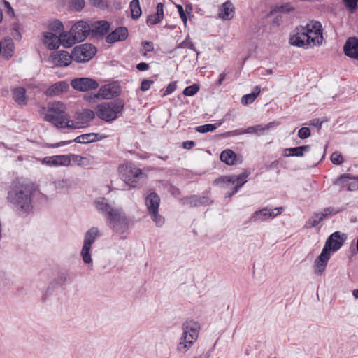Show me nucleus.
<instances>
[{"instance_id": "23", "label": "nucleus", "mask_w": 358, "mask_h": 358, "mask_svg": "<svg viewBox=\"0 0 358 358\" xmlns=\"http://www.w3.org/2000/svg\"><path fill=\"white\" fill-rule=\"evenodd\" d=\"M69 87V85L66 81H59L49 87L45 90V94L48 96H59L62 93L66 92Z\"/></svg>"}, {"instance_id": "40", "label": "nucleus", "mask_w": 358, "mask_h": 358, "mask_svg": "<svg viewBox=\"0 0 358 358\" xmlns=\"http://www.w3.org/2000/svg\"><path fill=\"white\" fill-rule=\"evenodd\" d=\"M259 93L260 87L259 86H256L252 93L245 94L241 98V103L245 106L252 103L259 96Z\"/></svg>"}, {"instance_id": "21", "label": "nucleus", "mask_w": 358, "mask_h": 358, "mask_svg": "<svg viewBox=\"0 0 358 358\" xmlns=\"http://www.w3.org/2000/svg\"><path fill=\"white\" fill-rule=\"evenodd\" d=\"M212 203L213 201L207 196L192 195L184 199V203L188 204L191 207L208 206Z\"/></svg>"}, {"instance_id": "54", "label": "nucleus", "mask_w": 358, "mask_h": 358, "mask_svg": "<svg viewBox=\"0 0 358 358\" xmlns=\"http://www.w3.org/2000/svg\"><path fill=\"white\" fill-rule=\"evenodd\" d=\"M310 136V130L308 127H302L298 131V136L301 139L307 138Z\"/></svg>"}, {"instance_id": "4", "label": "nucleus", "mask_w": 358, "mask_h": 358, "mask_svg": "<svg viewBox=\"0 0 358 358\" xmlns=\"http://www.w3.org/2000/svg\"><path fill=\"white\" fill-rule=\"evenodd\" d=\"M124 108V101L121 99H117L97 105L95 113L99 119L110 122L118 117V114L122 112Z\"/></svg>"}, {"instance_id": "3", "label": "nucleus", "mask_w": 358, "mask_h": 358, "mask_svg": "<svg viewBox=\"0 0 358 358\" xmlns=\"http://www.w3.org/2000/svg\"><path fill=\"white\" fill-rule=\"evenodd\" d=\"M66 110L65 104L61 101L50 102L47 106L44 120L59 129H76L83 127L79 122L71 120L69 115L66 113Z\"/></svg>"}, {"instance_id": "18", "label": "nucleus", "mask_w": 358, "mask_h": 358, "mask_svg": "<svg viewBox=\"0 0 358 358\" xmlns=\"http://www.w3.org/2000/svg\"><path fill=\"white\" fill-rule=\"evenodd\" d=\"M343 51L346 56L358 61V39L349 38L344 44Z\"/></svg>"}, {"instance_id": "62", "label": "nucleus", "mask_w": 358, "mask_h": 358, "mask_svg": "<svg viewBox=\"0 0 358 358\" xmlns=\"http://www.w3.org/2000/svg\"><path fill=\"white\" fill-rule=\"evenodd\" d=\"M244 134L243 129H238L228 132L229 136H238Z\"/></svg>"}, {"instance_id": "50", "label": "nucleus", "mask_w": 358, "mask_h": 358, "mask_svg": "<svg viewBox=\"0 0 358 358\" xmlns=\"http://www.w3.org/2000/svg\"><path fill=\"white\" fill-rule=\"evenodd\" d=\"M178 48H189V49H191L194 51H196V48H195V46L194 45V43L189 40V36H187L185 40H184L182 43H180L178 45Z\"/></svg>"}, {"instance_id": "32", "label": "nucleus", "mask_w": 358, "mask_h": 358, "mask_svg": "<svg viewBox=\"0 0 358 358\" xmlns=\"http://www.w3.org/2000/svg\"><path fill=\"white\" fill-rule=\"evenodd\" d=\"M310 149V145H301L295 148H286L284 150V156H295L303 157L305 152H308Z\"/></svg>"}, {"instance_id": "34", "label": "nucleus", "mask_w": 358, "mask_h": 358, "mask_svg": "<svg viewBox=\"0 0 358 358\" xmlns=\"http://www.w3.org/2000/svg\"><path fill=\"white\" fill-rule=\"evenodd\" d=\"M234 6L231 2L222 4L219 16L222 20H230L233 16Z\"/></svg>"}, {"instance_id": "42", "label": "nucleus", "mask_w": 358, "mask_h": 358, "mask_svg": "<svg viewBox=\"0 0 358 358\" xmlns=\"http://www.w3.org/2000/svg\"><path fill=\"white\" fill-rule=\"evenodd\" d=\"M276 125H278V124L275 123V122H269L268 124H267L266 125H262V124L255 125L254 126L255 134L261 135V134H264L265 131L268 130L271 128L275 127Z\"/></svg>"}, {"instance_id": "51", "label": "nucleus", "mask_w": 358, "mask_h": 358, "mask_svg": "<svg viewBox=\"0 0 358 358\" xmlns=\"http://www.w3.org/2000/svg\"><path fill=\"white\" fill-rule=\"evenodd\" d=\"M344 4L351 12L355 11L357 8L358 0H343Z\"/></svg>"}, {"instance_id": "2", "label": "nucleus", "mask_w": 358, "mask_h": 358, "mask_svg": "<svg viewBox=\"0 0 358 358\" xmlns=\"http://www.w3.org/2000/svg\"><path fill=\"white\" fill-rule=\"evenodd\" d=\"M33 186L27 182L16 181L8 192V201L20 215L28 214L31 210Z\"/></svg>"}, {"instance_id": "11", "label": "nucleus", "mask_w": 358, "mask_h": 358, "mask_svg": "<svg viewBox=\"0 0 358 358\" xmlns=\"http://www.w3.org/2000/svg\"><path fill=\"white\" fill-rule=\"evenodd\" d=\"M338 210L333 207L325 208L322 212L314 213L313 215L306 222L304 227L309 229L316 227L324 219L329 215H335Z\"/></svg>"}, {"instance_id": "43", "label": "nucleus", "mask_w": 358, "mask_h": 358, "mask_svg": "<svg viewBox=\"0 0 358 358\" xmlns=\"http://www.w3.org/2000/svg\"><path fill=\"white\" fill-rule=\"evenodd\" d=\"M90 247L83 245L80 252V255L82 257L83 261L84 262L85 264H90L92 262V259L90 255Z\"/></svg>"}, {"instance_id": "52", "label": "nucleus", "mask_w": 358, "mask_h": 358, "mask_svg": "<svg viewBox=\"0 0 358 358\" xmlns=\"http://www.w3.org/2000/svg\"><path fill=\"white\" fill-rule=\"evenodd\" d=\"M71 161L76 163L78 165H83L85 162L87 161V158L82 157L78 155H71L70 157Z\"/></svg>"}, {"instance_id": "49", "label": "nucleus", "mask_w": 358, "mask_h": 358, "mask_svg": "<svg viewBox=\"0 0 358 358\" xmlns=\"http://www.w3.org/2000/svg\"><path fill=\"white\" fill-rule=\"evenodd\" d=\"M331 161L334 164L340 165L343 162V158L341 153L335 152L331 155Z\"/></svg>"}, {"instance_id": "46", "label": "nucleus", "mask_w": 358, "mask_h": 358, "mask_svg": "<svg viewBox=\"0 0 358 358\" xmlns=\"http://www.w3.org/2000/svg\"><path fill=\"white\" fill-rule=\"evenodd\" d=\"M217 129V126L213 124H206L196 127V131L199 133H206L213 131Z\"/></svg>"}, {"instance_id": "41", "label": "nucleus", "mask_w": 358, "mask_h": 358, "mask_svg": "<svg viewBox=\"0 0 358 358\" xmlns=\"http://www.w3.org/2000/svg\"><path fill=\"white\" fill-rule=\"evenodd\" d=\"M130 10L132 19L134 20L138 19L142 13L139 0H132L130 2Z\"/></svg>"}, {"instance_id": "39", "label": "nucleus", "mask_w": 358, "mask_h": 358, "mask_svg": "<svg viewBox=\"0 0 358 358\" xmlns=\"http://www.w3.org/2000/svg\"><path fill=\"white\" fill-rule=\"evenodd\" d=\"M98 134L89 133L77 136L73 141L78 143H90L97 140Z\"/></svg>"}, {"instance_id": "22", "label": "nucleus", "mask_w": 358, "mask_h": 358, "mask_svg": "<svg viewBox=\"0 0 358 358\" xmlns=\"http://www.w3.org/2000/svg\"><path fill=\"white\" fill-rule=\"evenodd\" d=\"M43 43L49 50H56L62 45L61 34L56 36L51 32H45L43 35Z\"/></svg>"}, {"instance_id": "28", "label": "nucleus", "mask_w": 358, "mask_h": 358, "mask_svg": "<svg viewBox=\"0 0 358 358\" xmlns=\"http://www.w3.org/2000/svg\"><path fill=\"white\" fill-rule=\"evenodd\" d=\"M239 157L231 150L227 149L220 154V160L227 165H234L238 161Z\"/></svg>"}, {"instance_id": "44", "label": "nucleus", "mask_w": 358, "mask_h": 358, "mask_svg": "<svg viewBox=\"0 0 358 358\" xmlns=\"http://www.w3.org/2000/svg\"><path fill=\"white\" fill-rule=\"evenodd\" d=\"M199 90V86L197 84H193L187 86L183 90V94L186 96H192L196 94Z\"/></svg>"}, {"instance_id": "6", "label": "nucleus", "mask_w": 358, "mask_h": 358, "mask_svg": "<svg viewBox=\"0 0 358 358\" xmlns=\"http://www.w3.org/2000/svg\"><path fill=\"white\" fill-rule=\"evenodd\" d=\"M106 220L109 227L117 234H122L129 229V220L120 208H115Z\"/></svg>"}, {"instance_id": "14", "label": "nucleus", "mask_w": 358, "mask_h": 358, "mask_svg": "<svg viewBox=\"0 0 358 358\" xmlns=\"http://www.w3.org/2000/svg\"><path fill=\"white\" fill-rule=\"evenodd\" d=\"M71 163V159L69 155H61L55 156L45 157L42 160V164L49 166H67Z\"/></svg>"}, {"instance_id": "45", "label": "nucleus", "mask_w": 358, "mask_h": 358, "mask_svg": "<svg viewBox=\"0 0 358 358\" xmlns=\"http://www.w3.org/2000/svg\"><path fill=\"white\" fill-rule=\"evenodd\" d=\"M69 273L66 271H62L58 273V275L55 278V282L58 285H63L67 280Z\"/></svg>"}, {"instance_id": "9", "label": "nucleus", "mask_w": 358, "mask_h": 358, "mask_svg": "<svg viewBox=\"0 0 358 358\" xmlns=\"http://www.w3.org/2000/svg\"><path fill=\"white\" fill-rule=\"evenodd\" d=\"M248 175L249 173L245 171L238 176H225L216 179L214 181V183H224L226 184L227 187H229L231 185H234V187L239 190L240 188L247 182V178Z\"/></svg>"}, {"instance_id": "12", "label": "nucleus", "mask_w": 358, "mask_h": 358, "mask_svg": "<svg viewBox=\"0 0 358 358\" xmlns=\"http://www.w3.org/2000/svg\"><path fill=\"white\" fill-rule=\"evenodd\" d=\"M331 255L326 248H322L320 255L315 259L313 264L314 272L316 275H320L325 271Z\"/></svg>"}, {"instance_id": "35", "label": "nucleus", "mask_w": 358, "mask_h": 358, "mask_svg": "<svg viewBox=\"0 0 358 358\" xmlns=\"http://www.w3.org/2000/svg\"><path fill=\"white\" fill-rule=\"evenodd\" d=\"M99 236V229L97 227H92L85 233L83 245L91 248Z\"/></svg>"}, {"instance_id": "10", "label": "nucleus", "mask_w": 358, "mask_h": 358, "mask_svg": "<svg viewBox=\"0 0 358 358\" xmlns=\"http://www.w3.org/2000/svg\"><path fill=\"white\" fill-rule=\"evenodd\" d=\"M346 236L340 231L334 232L326 241L323 248H326L331 254L338 250L344 243Z\"/></svg>"}, {"instance_id": "19", "label": "nucleus", "mask_w": 358, "mask_h": 358, "mask_svg": "<svg viewBox=\"0 0 358 358\" xmlns=\"http://www.w3.org/2000/svg\"><path fill=\"white\" fill-rule=\"evenodd\" d=\"M128 37V30L124 27H119L110 33L106 37V41L108 43H113L118 41H123Z\"/></svg>"}, {"instance_id": "33", "label": "nucleus", "mask_w": 358, "mask_h": 358, "mask_svg": "<svg viewBox=\"0 0 358 358\" xmlns=\"http://www.w3.org/2000/svg\"><path fill=\"white\" fill-rule=\"evenodd\" d=\"M13 98L18 105H27L26 90L24 87H16L13 89Z\"/></svg>"}, {"instance_id": "29", "label": "nucleus", "mask_w": 358, "mask_h": 358, "mask_svg": "<svg viewBox=\"0 0 358 358\" xmlns=\"http://www.w3.org/2000/svg\"><path fill=\"white\" fill-rule=\"evenodd\" d=\"M73 182L69 178L57 179L54 182V186L57 191L67 192L73 187Z\"/></svg>"}, {"instance_id": "8", "label": "nucleus", "mask_w": 358, "mask_h": 358, "mask_svg": "<svg viewBox=\"0 0 358 358\" xmlns=\"http://www.w3.org/2000/svg\"><path fill=\"white\" fill-rule=\"evenodd\" d=\"M160 198L155 192H150L145 198V206L149 215L157 227L164 222V218L158 214Z\"/></svg>"}, {"instance_id": "47", "label": "nucleus", "mask_w": 358, "mask_h": 358, "mask_svg": "<svg viewBox=\"0 0 358 358\" xmlns=\"http://www.w3.org/2000/svg\"><path fill=\"white\" fill-rule=\"evenodd\" d=\"M69 6L73 10H80L85 6V1L84 0H70Z\"/></svg>"}, {"instance_id": "56", "label": "nucleus", "mask_w": 358, "mask_h": 358, "mask_svg": "<svg viewBox=\"0 0 358 358\" xmlns=\"http://www.w3.org/2000/svg\"><path fill=\"white\" fill-rule=\"evenodd\" d=\"M283 211L282 207L275 208L271 210H268V213H271V218H274L278 215L281 214Z\"/></svg>"}, {"instance_id": "57", "label": "nucleus", "mask_w": 358, "mask_h": 358, "mask_svg": "<svg viewBox=\"0 0 358 358\" xmlns=\"http://www.w3.org/2000/svg\"><path fill=\"white\" fill-rule=\"evenodd\" d=\"M176 83L172 82V83H169L165 90L164 96H166V95L173 93L176 90Z\"/></svg>"}, {"instance_id": "17", "label": "nucleus", "mask_w": 358, "mask_h": 358, "mask_svg": "<svg viewBox=\"0 0 358 358\" xmlns=\"http://www.w3.org/2000/svg\"><path fill=\"white\" fill-rule=\"evenodd\" d=\"M196 341L194 336L183 333L177 344V351L180 353H186Z\"/></svg>"}, {"instance_id": "30", "label": "nucleus", "mask_w": 358, "mask_h": 358, "mask_svg": "<svg viewBox=\"0 0 358 358\" xmlns=\"http://www.w3.org/2000/svg\"><path fill=\"white\" fill-rule=\"evenodd\" d=\"M269 219H271V213H268V208H265L254 212L250 217V221L258 223L265 222Z\"/></svg>"}, {"instance_id": "64", "label": "nucleus", "mask_w": 358, "mask_h": 358, "mask_svg": "<svg viewBox=\"0 0 358 358\" xmlns=\"http://www.w3.org/2000/svg\"><path fill=\"white\" fill-rule=\"evenodd\" d=\"M195 145V143L193 141H187L183 142V148L185 149H191Z\"/></svg>"}, {"instance_id": "20", "label": "nucleus", "mask_w": 358, "mask_h": 358, "mask_svg": "<svg viewBox=\"0 0 358 358\" xmlns=\"http://www.w3.org/2000/svg\"><path fill=\"white\" fill-rule=\"evenodd\" d=\"M71 29H74V39L78 42L83 41L91 31L90 24H73Z\"/></svg>"}, {"instance_id": "38", "label": "nucleus", "mask_w": 358, "mask_h": 358, "mask_svg": "<svg viewBox=\"0 0 358 358\" xmlns=\"http://www.w3.org/2000/svg\"><path fill=\"white\" fill-rule=\"evenodd\" d=\"M95 117V113L90 109L84 110L78 116V119H81L82 122H78L83 125L80 128L85 127L87 123Z\"/></svg>"}, {"instance_id": "16", "label": "nucleus", "mask_w": 358, "mask_h": 358, "mask_svg": "<svg viewBox=\"0 0 358 358\" xmlns=\"http://www.w3.org/2000/svg\"><path fill=\"white\" fill-rule=\"evenodd\" d=\"M120 92V86L115 84H108L99 88L98 95L103 99H111L117 96Z\"/></svg>"}, {"instance_id": "15", "label": "nucleus", "mask_w": 358, "mask_h": 358, "mask_svg": "<svg viewBox=\"0 0 358 358\" xmlns=\"http://www.w3.org/2000/svg\"><path fill=\"white\" fill-rule=\"evenodd\" d=\"M51 58L54 64L58 66H67L73 60L72 52L69 54L67 51L64 50L52 52Z\"/></svg>"}, {"instance_id": "58", "label": "nucleus", "mask_w": 358, "mask_h": 358, "mask_svg": "<svg viewBox=\"0 0 358 358\" xmlns=\"http://www.w3.org/2000/svg\"><path fill=\"white\" fill-rule=\"evenodd\" d=\"M153 83L152 80H143L141 83V90L143 92L147 91L150 89L151 84Z\"/></svg>"}, {"instance_id": "59", "label": "nucleus", "mask_w": 358, "mask_h": 358, "mask_svg": "<svg viewBox=\"0 0 358 358\" xmlns=\"http://www.w3.org/2000/svg\"><path fill=\"white\" fill-rule=\"evenodd\" d=\"M90 3H92L93 6L100 8H103L106 6V3L104 1V0H89Z\"/></svg>"}, {"instance_id": "25", "label": "nucleus", "mask_w": 358, "mask_h": 358, "mask_svg": "<svg viewBox=\"0 0 358 358\" xmlns=\"http://www.w3.org/2000/svg\"><path fill=\"white\" fill-rule=\"evenodd\" d=\"M182 328L183 333H187L188 335H192L195 339L197 340L200 331V324L198 322L193 320H187L183 323Z\"/></svg>"}, {"instance_id": "48", "label": "nucleus", "mask_w": 358, "mask_h": 358, "mask_svg": "<svg viewBox=\"0 0 358 358\" xmlns=\"http://www.w3.org/2000/svg\"><path fill=\"white\" fill-rule=\"evenodd\" d=\"M3 4L4 5L5 8H6V15L7 17H8V20H12L14 17L15 12L13 8H12L10 3L6 1H2Z\"/></svg>"}, {"instance_id": "37", "label": "nucleus", "mask_w": 358, "mask_h": 358, "mask_svg": "<svg viewBox=\"0 0 358 358\" xmlns=\"http://www.w3.org/2000/svg\"><path fill=\"white\" fill-rule=\"evenodd\" d=\"M164 18V5L159 3L156 7V13L148 17L147 22H160Z\"/></svg>"}, {"instance_id": "53", "label": "nucleus", "mask_w": 358, "mask_h": 358, "mask_svg": "<svg viewBox=\"0 0 358 358\" xmlns=\"http://www.w3.org/2000/svg\"><path fill=\"white\" fill-rule=\"evenodd\" d=\"M176 7H177L178 13L180 14L181 20L183 22H187V20H190V21L192 20V18L190 17V16H189V17L187 16V15L185 14V10L183 9V7L181 5H177Z\"/></svg>"}, {"instance_id": "1", "label": "nucleus", "mask_w": 358, "mask_h": 358, "mask_svg": "<svg viewBox=\"0 0 358 358\" xmlns=\"http://www.w3.org/2000/svg\"><path fill=\"white\" fill-rule=\"evenodd\" d=\"M323 36L321 24H306L294 29L289 38V43L303 49L312 48L322 43Z\"/></svg>"}, {"instance_id": "13", "label": "nucleus", "mask_w": 358, "mask_h": 358, "mask_svg": "<svg viewBox=\"0 0 358 358\" xmlns=\"http://www.w3.org/2000/svg\"><path fill=\"white\" fill-rule=\"evenodd\" d=\"M71 86L77 90L86 92L98 87V83L92 78H80L72 80Z\"/></svg>"}, {"instance_id": "24", "label": "nucleus", "mask_w": 358, "mask_h": 358, "mask_svg": "<svg viewBox=\"0 0 358 358\" xmlns=\"http://www.w3.org/2000/svg\"><path fill=\"white\" fill-rule=\"evenodd\" d=\"M94 205L96 210L103 214L106 219L115 210V208H113L105 198H99L94 201Z\"/></svg>"}, {"instance_id": "63", "label": "nucleus", "mask_w": 358, "mask_h": 358, "mask_svg": "<svg viewBox=\"0 0 358 358\" xmlns=\"http://www.w3.org/2000/svg\"><path fill=\"white\" fill-rule=\"evenodd\" d=\"M11 35L15 39H20L21 38V34L18 28H13Z\"/></svg>"}, {"instance_id": "60", "label": "nucleus", "mask_w": 358, "mask_h": 358, "mask_svg": "<svg viewBox=\"0 0 358 358\" xmlns=\"http://www.w3.org/2000/svg\"><path fill=\"white\" fill-rule=\"evenodd\" d=\"M323 123V121L320 120V119H313L309 122V125L315 127L317 128H320L322 127V124Z\"/></svg>"}, {"instance_id": "5", "label": "nucleus", "mask_w": 358, "mask_h": 358, "mask_svg": "<svg viewBox=\"0 0 358 358\" xmlns=\"http://www.w3.org/2000/svg\"><path fill=\"white\" fill-rule=\"evenodd\" d=\"M119 171L121 179L133 188L137 187L139 180L143 176L142 170L131 163L122 165Z\"/></svg>"}, {"instance_id": "61", "label": "nucleus", "mask_w": 358, "mask_h": 358, "mask_svg": "<svg viewBox=\"0 0 358 358\" xmlns=\"http://www.w3.org/2000/svg\"><path fill=\"white\" fill-rule=\"evenodd\" d=\"M136 69L140 71H146L149 69V65L145 62H141L137 64Z\"/></svg>"}, {"instance_id": "27", "label": "nucleus", "mask_w": 358, "mask_h": 358, "mask_svg": "<svg viewBox=\"0 0 358 358\" xmlns=\"http://www.w3.org/2000/svg\"><path fill=\"white\" fill-rule=\"evenodd\" d=\"M340 180L343 185L347 187L348 191H355L358 189V177H351L348 174H343L341 176Z\"/></svg>"}, {"instance_id": "7", "label": "nucleus", "mask_w": 358, "mask_h": 358, "mask_svg": "<svg viewBox=\"0 0 358 358\" xmlns=\"http://www.w3.org/2000/svg\"><path fill=\"white\" fill-rule=\"evenodd\" d=\"M96 52L95 45L87 43L75 46L72 50V57L75 62L85 63L91 60Z\"/></svg>"}, {"instance_id": "55", "label": "nucleus", "mask_w": 358, "mask_h": 358, "mask_svg": "<svg viewBox=\"0 0 358 358\" xmlns=\"http://www.w3.org/2000/svg\"><path fill=\"white\" fill-rule=\"evenodd\" d=\"M142 45L145 49V52L143 53V55H146L147 52H151L153 50V44L149 41L142 42Z\"/></svg>"}, {"instance_id": "31", "label": "nucleus", "mask_w": 358, "mask_h": 358, "mask_svg": "<svg viewBox=\"0 0 358 358\" xmlns=\"http://www.w3.org/2000/svg\"><path fill=\"white\" fill-rule=\"evenodd\" d=\"M74 29H71L69 31H63L61 34L62 45L65 48H70L76 43L77 40L74 39Z\"/></svg>"}, {"instance_id": "36", "label": "nucleus", "mask_w": 358, "mask_h": 358, "mask_svg": "<svg viewBox=\"0 0 358 358\" xmlns=\"http://www.w3.org/2000/svg\"><path fill=\"white\" fill-rule=\"evenodd\" d=\"M95 28L91 27V34L93 37L99 38L106 35L110 30V24H98Z\"/></svg>"}, {"instance_id": "26", "label": "nucleus", "mask_w": 358, "mask_h": 358, "mask_svg": "<svg viewBox=\"0 0 358 358\" xmlns=\"http://www.w3.org/2000/svg\"><path fill=\"white\" fill-rule=\"evenodd\" d=\"M2 56L9 59L13 55L15 51V45L13 39L10 38H5L4 41L1 43Z\"/></svg>"}]
</instances>
